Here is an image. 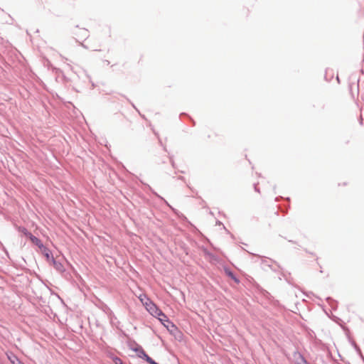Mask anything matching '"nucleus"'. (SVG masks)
I'll list each match as a JSON object with an SVG mask.
<instances>
[{
    "mask_svg": "<svg viewBox=\"0 0 364 364\" xmlns=\"http://www.w3.org/2000/svg\"><path fill=\"white\" fill-rule=\"evenodd\" d=\"M19 230L26 237H28L30 239L31 235H33L31 232H29L26 228H19Z\"/></svg>",
    "mask_w": 364,
    "mask_h": 364,
    "instance_id": "8",
    "label": "nucleus"
},
{
    "mask_svg": "<svg viewBox=\"0 0 364 364\" xmlns=\"http://www.w3.org/2000/svg\"><path fill=\"white\" fill-rule=\"evenodd\" d=\"M297 364H308V363L302 357H301V362H298Z\"/></svg>",
    "mask_w": 364,
    "mask_h": 364,
    "instance_id": "11",
    "label": "nucleus"
},
{
    "mask_svg": "<svg viewBox=\"0 0 364 364\" xmlns=\"http://www.w3.org/2000/svg\"><path fill=\"white\" fill-rule=\"evenodd\" d=\"M146 309L153 316H156L157 315H161V309H159L155 304H154L151 301L148 302V304H145Z\"/></svg>",
    "mask_w": 364,
    "mask_h": 364,
    "instance_id": "1",
    "label": "nucleus"
},
{
    "mask_svg": "<svg viewBox=\"0 0 364 364\" xmlns=\"http://www.w3.org/2000/svg\"><path fill=\"white\" fill-rule=\"evenodd\" d=\"M139 299L144 306H145L146 303L148 304V302L151 301V300L149 298H147L146 295H140L139 296Z\"/></svg>",
    "mask_w": 364,
    "mask_h": 364,
    "instance_id": "7",
    "label": "nucleus"
},
{
    "mask_svg": "<svg viewBox=\"0 0 364 364\" xmlns=\"http://www.w3.org/2000/svg\"><path fill=\"white\" fill-rule=\"evenodd\" d=\"M50 262H52L53 265L56 270L60 272L64 271V267L60 262L55 261L54 258H52Z\"/></svg>",
    "mask_w": 364,
    "mask_h": 364,
    "instance_id": "5",
    "label": "nucleus"
},
{
    "mask_svg": "<svg viewBox=\"0 0 364 364\" xmlns=\"http://www.w3.org/2000/svg\"><path fill=\"white\" fill-rule=\"evenodd\" d=\"M41 252L46 257L48 261H51L53 256L50 251L45 246L40 249Z\"/></svg>",
    "mask_w": 364,
    "mask_h": 364,
    "instance_id": "3",
    "label": "nucleus"
},
{
    "mask_svg": "<svg viewBox=\"0 0 364 364\" xmlns=\"http://www.w3.org/2000/svg\"><path fill=\"white\" fill-rule=\"evenodd\" d=\"M113 361L115 364H123V361L117 357L114 358Z\"/></svg>",
    "mask_w": 364,
    "mask_h": 364,
    "instance_id": "10",
    "label": "nucleus"
},
{
    "mask_svg": "<svg viewBox=\"0 0 364 364\" xmlns=\"http://www.w3.org/2000/svg\"><path fill=\"white\" fill-rule=\"evenodd\" d=\"M6 355H7V358L8 359L10 360V362L12 363V364H23V363H21L18 359V358L14 355L13 353H6Z\"/></svg>",
    "mask_w": 364,
    "mask_h": 364,
    "instance_id": "4",
    "label": "nucleus"
},
{
    "mask_svg": "<svg viewBox=\"0 0 364 364\" xmlns=\"http://www.w3.org/2000/svg\"><path fill=\"white\" fill-rule=\"evenodd\" d=\"M227 274L231 277L236 283H239V279L230 271H226Z\"/></svg>",
    "mask_w": 364,
    "mask_h": 364,
    "instance_id": "9",
    "label": "nucleus"
},
{
    "mask_svg": "<svg viewBox=\"0 0 364 364\" xmlns=\"http://www.w3.org/2000/svg\"><path fill=\"white\" fill-rule=\"evenodd\" d=\"M30 240L31 241L32 243L38 246L39 249L42 248L44 246L41 241L33 235H31Z\"/></svg>",
    "mask_w": 364,
    "mask_h": 364,
    "instance_id": "6",
    "label": "nucleus"
},
{
    "mask_svg": "<svg viewBox=\"0 0 364 364\" xmlns=\"http://www.w3.org/2000/svg\"><path fill=\"white\" fill-rule=\"evenodd\" d=\"M161 315H157L156 317L161 322V323L168 328V324H171L172 326L173 323L168 320V317L161 311Z\"/></svg>",
    "mask_w": 364,
    "mask_h": 364,
    "instance_id": "2",
    "label": "nucleus"
},
{
    "mask_svg": "<svg viewBox=\"0 0 364 364\" xmlns=\"http://www.w3.org/2000/svg\"><path fill=\"white\" fill-rule=\"evenodd\" d=\"M0 364H1V363H0Z\"/></svg>",
    "mask_w": 364,
    "mask_h": 364,
    "instance_id": "12",
    "label": "nucleus"
}]
</instances>
